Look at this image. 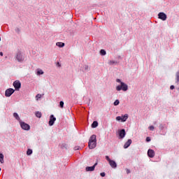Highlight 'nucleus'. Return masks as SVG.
I'll list each match as a JSON object with an SVG mask.
<instances>
[{
  "instance_id": "36",
  "label": "nucleus",
  "mask_w": 179,
  "mask_h": 179,
  "mask_svg": "<svg viewBox=\"0 0 179 179\" xmlns=\"http://www.w3.org/2000/svg\"><path fill=\"white\" fill-rule=\"evenodd\" d=\"M116 82H117V83H120V85H121V83H122V82H121V80L117 79V80H116Z\"/></svg>"
},
{
  "instance_id": "40",
  "label": "nucleus",
  "mask_w": 179,
  "mask_h": 179,
  "mask_svg": "<svg viewBox=\"0 0 179 179\" xmlns=\"http://www.w3.org/2000/svg\"><path fill=\"white\" fill-rule=\"evenodd\" d=\"M78 149H79V148H75V150H78Z\"/></svg>"
},
{
  "instance_id": "16",
  "label": "nucleus",
  "mask_w": 179,
  "mask_h": 179,
  "mask_svg": "<svg viewBox=\"0 0 179 179\" xmlns=\"http://www.w3.org/2000/svg\"><path fill=\"white\" fill-rule=\"evenodd\" d=\"M128 120V114H125L124 116L122 117V122H125Z\"/></svg>"
},
{
  "instance_id": "33",
  "label": "nucleus",
  "mask_w": 179,
  "mask_h": 179,
  "mask_svg": "<svg viewBox=\"0 0 179 179\" xmlns=\"http://www.w3.org/2000/svg\"><path fill=\"white\" fill-rule=\"evenodd\" d=\"M15 31H17V33H20V29L17 28V29H15Z\"/></svg>"
},
{
  "instance_id": "31",
  "label": "nucleus",
  "mask_w": 179,
  "mask_h": 179,
  "mask_svg": "<svg viewBox=\"0 0 179 179\" xmlns=\"http://www.w3.org/2000/svg\"><path fill=\"white\" fill-rule=\"evenodd\" d=\"M36 99H41V94H38L36 96Z\"/></svg>"
},
{
  "instance_id": "35",
  "label": "nucleus",
  "mask_w": 179,
  "mask_h": 179,
  "mask_svg": "<svg viewBox=\"0 0 179 179\" xmlns=\"http://www.w3.org/2000/svg\"><path fill=\"white\" fill-rule=\"evenodd\" d=\"M170 89L171 90H173V89H175L174 85H171Z\"/></svg>"
},
{
  "instance_id": "13",
  "label": "nucleus",
  "mask_w": 179,
  "mask_h": 179,
  "mask_svg": "<svg viewBox=\"0 0 179 179\" xmlns=\"http://www.w3.org/2000/svg\"><path fill=\"white\" fill-rule=\"evenodd\" d=\"M148 155L149 157H155V151L153 150H148Z\"/></svg>"
},
{
  "instance_id": "4",
  "label": "nucleus",
  "mask_w": 179,
  "mask_h": 179,
  "mask_svg": "<svg viewBox=\"0 0 179 179\" xmlns=\"http://www.w3.org/2000/svg\"><path fill=\"white\" fill-rule=\"evenodd\" d=\"M13 93H15V90L9 88L6 90L5 96L6 97H10Z\"/></svg>"
},
{
  "instance_id": "19",
  "label": "nucleus",
  "mask_w": 179,
  "mask_h": 179,
  "mask_svg": "<svg viewBox=\"0 0 179 179\" xmlns=\"http://www.w3.org/2000/svg\"><path fill=\"white\" fill-rule=\"evenodd\" d=\"M31 153H33V150H31V149H28L27 151V155L28 156H30V155H31Z\"/></svg>"
},
{
  "instance_id": "14",
  "label": "nucleus",
  "mask_w": 179,
  "mask_h": 179,
  "mask_svg": "<svg viewBox=\"0 0 179 179\" xmlns=\"http://www.w3.org/2000/svg\"><path fill=\"white\" fill-rule=\"evenodd\" d=\"M56 45H57V47H59V48H62V47H65V43L62 42H57L56 43Z\"/></svg>"
},
{
  "instance_id": "12",
  "label": "nucleus",
  "mask_w": 179,
  "mask_h": 179,
  "mask_svg": "<svg viewBox=\"0 0 179 179\" xmlns=\"http://www.w3.org/2000/svg\"><path fill=\"white\" fill-rule=\"evenodd\" d=\"M109 164L112 169H117V163L114 160H110Z\"/></svg>"
},
{
  "instance_id": "1",
  "label": "nucleus",
  "mask_w": 179,
  "mask_h": 179,
  "mask_svg": "<svg viewBox=\"0 0 179 179\" xmlns=\"http://www.w3.org/2000/svg\"><path fill=\"white\" fill-rule=\"evenodd\" d=\"M96 145H97V140L96 139V135L91 136L88 143L89 149H94Z\"/></svg>"
},
{
  "instance_id": "39",
  "label": "nucleus",
  "mask_w": 179,
  "mask_h": 179,
  "mask_svg": "<svg viewBox=\"0 0 179 179\" xmlns=\"http://www.w3.org/2000/svg\"><path fill=\"white\" fill-rule=\"evenodd\" d=\"M58 66H61V64H59V62L57 63Z\"/></svg>"
},
{
  "instance_id": "2",
  "label": "nucleus",
  "mask_w": 179,
  "mask_h": 179,
  "mask_svg": "<svg viewBox=\"0 0 179 179\" xmlns=\"http://www.w3.org/2000/svg\"><path fill=\"white\" fill-rule=\"evenodd\" d=\"M116 90H117V92H120V90H123V92H127V90H128V85L124 83H121L120 85H117L116 87Z\"/></svg>"
},
{
  "instance_id": "11",
  "label": "nucleus",
  "mask_w": 179,
  "mask_h": 179,
  "mask_svg": "<svg viewBox=\"0 0 179 179\" xmlns=\"http://www.w3.org/2000/svg\"><path fill=\"white\" fill-rule=\"evenodd\" d=\"M131 143H132V140L129 139L125 144L124 145V149H128V148H129V146H131Z\"/></svg>"
},
{
  "instance_id": "29",
  "label": "nucleus",
  "mask_w": 179,
  "mask_h": 179,
  "mask_svg": "<svg viewBox=\"0 0 179 179\" xmlns=\"http://www.w3.org/2000/svg\"><path fill=\"white\" fill-rule=\"evenodd\" d=\"M106 159L108 162V163H110V162H111V159H110V157L108 156H106Z\"/></svg>"
},
{
  "instance_id": "15",
  "label": "nucleus",
  "mask_w": 179,
  "mask_h": 179,
  "mask_svg": "<svg viewBox=\"0 0 179 179\" xmlns=\"http://www.w3.org/2000/svg\"><path fill=\"white\" fill-rule=\"evenodd\" d=\"M99 127V122L97 121H94L92 124V128H97Z\"/></svg>"
},
{
  "instance_id": "24",
  "label": "nucleus",
  "mask_w": 179,
  "mask_h": 179,
  "mask_svg": "<svg viewBox=\"0 0 179 179\" xmlns=\"http://www.w3.org/2000/svg\"><path fill=\"white\" fill-rule=\"evenodd\" d=\"M100 54H101V55H106V50L102 49L100 50Z\"/></svg>"
},
{
  "instance_id": "8",
  "label": "nucleus",
  "mask_w": 179,
  "mask_h": 179,
  "mask_svg": "<svg viewBox=\"0 0 179 179\" xmlns=\"http://www.w3.org/2000/svg\"><path fill=\"white\" fill-rule=\"evenodd\" d=\"M55 121H57V118H55V117H54V115H51L50 116V120H49L50 127H52V125H54V122H55Z\"/></svg>"
},
{
  "instance_id": "27",
  "label": "nucleus",
  "mask_w": 179,
  "mask_h": 179,
  "mask_svg": "<svg viewBox=\"0 0 179 179\" xmlns=\"http://www.w3.org/2000/svg\"><path fill=\"white\" fill-rule=\"evenodd\" d=\"M116 121H122V117L121 116L116 117Z\"/></svg>"
},
{
  "instance_id": "34",
  "label": "nucleus",
  "mask_w": 179,
  "mask_h": 179,
  "mask_svg": "<svg viewBox=\"0 0 179 179\" xmlns=\"http://www.w3.org/2000/svg\"><path fill=\"white\" fill-rule=\"evenodd\" d=\"M146 141L147 142H150V137H147L146 138Z\"/></svg>"
},
{
  "instance_id": "26",
  "label": "nucleus",
  "mask_w": 179,
  "mask_h": 179,
  "mask_svg": "<svg viewBox=\"0 0 179 179\" xmlns=\"http://www.w3.org/2000/svg\"><path fill=\"white\" fill-rule=\"evenodd\" d=\"M59 106L61 107V108H64V101H60Z\"/></svg>"
},
{
  "instance_id": "6",
  "label": "nucleus",
  "mask_w": 179,
  "mask_h": 179,
  "mask_svg": "<svg viewBox=\"0 0 179 179\" xmlns=\"http://www.w3.org/2000/svg\"><path fill=\"white\" fill-rule=\"evenodd\" d=\"M13 86H14L15 90H19V89H20V87H22V83H20V81H19V80H15L13 83Z\"/></svg>"
},
{
  "instance_id": "10",
  "label": "nucleus",
  "mask_w": 179,
  "mask_h": 179,
  "mask_svg": "<svg viewBox=\"0 0 179 179\" xmlns=\"http://www.w3.org/2000/svg\"><path fill=\"white\" fill-rule=\"evenodd\" d=\"M96 166H97V163L94 164L92 166L86 167V171H94V169H96Z\"/></svg>"
},
{
  "instance_id": "30",
  "label": "nucleus",
  "mask_w": 179,
  "mask_h": 179,
  "mask_svg": "<svg viewBox=\"0 0 179 179\" xmlns=\"http://www.w3.org/2000/svg\"><path fill=\"white\" fill-rule=\"evenodd\" d=\"M101 177H106V173L102 172L100 173Z\"/></svg>"
},
{
  "instance_id": "41",
  "label": "nucleus",
  "mask_w": 179,
  "mask_h": 179,
  "mask_svg": "<svg viewBox=\"0 0 179 179\" xmlns=\"http://www.w3.org/2000/svg\"><path fill=\"white\" fill-rule=\"evenodd\" d=\"M0 171H1V168H0Z\"/></svg>"
},
{
  "instance_id": "17",
  "label": "nucleus",
  "mask_w": 179,
  "mask_h": 179,
  "mask_svg": "<svg viewBox=\"0 0 179 179\" xmlns=\"http://www.w3.org/2000/svg\"><path fill=\"white\" fill-rule=\"evenodd\" d=\"M13 117L15 118L17 121H20V117H19V115L16 113H13Z\"/></svg>"
},
{
  "instance_id": "22",
  "label": "nucleus",
  "mask_w": 179,
  "mask_h": 179,
  "mask_svg": "<svg viewBox=\"0 0 179 179\" xmlns=\"http://www.w3.org/2000/svg\"><path fill=\"white\" fill-rule=\"evenodd\" d=\"M0 162L3 163V154H0Z\"/></svg>"
},
{
  "instance_id": "7",
  "label": "nucleus",
  "mask_w": 179,
  "mask_h": 179,
  "mask_svg": "<svg viewBox=\"0 0 179 179\" xmlns=\"http://www.w3.org/2000/svg\"><path fill=\"white\" fill-rule=\"evenodd\" d=\"M158 18L163 21L167 20V15H166L164 13H159Z\"/></svg>"
},
{
  "instance_id": "20",
  "label": "nucleus",
  "mask_w": 179,
  "mask_h": 179,
  "mask_svg": "<svg viewBox=\"0 0 179 179\" xmlns=\"http://www.w3.org/2000/svg\"><path fill=\"white\" fill-rule=\"evenodd\" d=\"M114 64H117V62L114 61V60H110L108 62V64L109 65H114Z\"/></svg>"
},
{
  "instance_id": "21",
  "label": "nucleus",
  "mask_w": 179,
  "mask_h": 179,
  "mask_svg": "<svg viewBox=\"0 0 179 179\" xmlns=\"http://www.w3.org/2000/svg\"><path fill=\"white\" fill-rule=\"evenodd\" d=\"M176 83H178V82H179V71H178L176 73Z\"/></svg>"
},
{
  "instance_id": "32",
  "label": "nucleus",
  "mask_w": 179,
  "mask_h": 179,
  "mask_svg": "<svg viewBox=\"0 0 179 179\" xmlns=\"http://www.w3.org/2000/svg\"><path fill=\"white\" fill-rule=\"evenodd\" d=\"M126 173L127 174H129V173H131V171L128 169H126Z\"/></svg>"
},
{
  "instance_id": "18",
  "label": "nucleus",
  "mask_w": 179,
  "mask_h": 179,
  "mask_svg": "<svg viewBox=\"0 0 179 179\" xmlns=\"http://www.w3.org/2000/svg\"><path fill=\"white\" fill-rule=\"evenodd\" d=\"M35 115L36 117H37V118H41V115H42L41 112L40 111L36 112Z\"/></svg>"
},
{
  "instance_id": "38",
  "label": "nucleus",
  "mask_w": 179,
  "mask_h": 179,
  "mask_svg": "<svg viewBox=\"0 0 179 179\" xmlns=\"http://www.w3.org/2000/svg\"><path fill=\"white\" fill-rule=\"evenodd\" d=\"M89 69V66H85V69Z\"/></svg>"
},
{
  "instance_id": "9",
  "label": "nucleus",
  "mask_w": 179,
  "mask_h": 179,
  "mask_svg": "<svg viewBox=\"0 0 179 179\" xmlns=\"http://www.w3.org/2000/svg\"><path fill=\"white\" fill-rule=\"evenodd\" d=\"M125 135H126L125 129H123L119 131V136L121 138V139H123V138H125Z\"/></svg>"
},
{
  "instance_id": "25",
  "label": "nucleus",
  "mask_w": 179,
  "mask_h": 179,
  "mask_svg": "<svg viewBox=\"0 0 179 179\" xmlns=\"http://www.w3.org/2000/svg\"><path fill=\"white\" fill-rule=\"evenodd\" d=\"M120 104V100L117 99L114 102V106H118Z\"/></svg>"
},
{
  "instance_id": "23",
  "label": "nucleus",
  "mask_w": 179,
  "mask_h": 179,
  "mask_svg": "<svg viewBox=\"0 0 179 179\" xmlns=\"http://www.w3.org/2000/svg\"><path fill=\"white\" fill-rule=\"evenodd\" d=\"M43 74H44V71H43V70L37 71V75H43Z\"/></svg>"
},
{
  "instance_id": "3",
  "label": "nucleus",
  "mask_w": 179,
  "mask_h": 179,
  "mask_svg": "<svg viewBox=\"0 0 179 179\" xmlns=\"http://www.w3.org/2000/svg\"><path fill=\"white\" fill-rule=\"evenodd\" d=\"M20 125L22 129H24V131H29L30 130V125H29V124H27L24 122H20Z\"/></svg>"
},
{
  "instance_id": "28",
  "label": "nucleus",
  "mask_w": 179,
  "mask_h": 179,
  "mask_svg": "<svg viewBox=\"0 0 179 179\" xmlns=\"http://www.w3.org/2000/svg\"><path fill=\"white\" fill-rule=\"evenodd\" d=\"M148 128H149L150 131H154V129H155V127H153V126H150Z\"/></svg>"
},
{
  "instance_id": "5",
  "label": "nucleus",
  "mask_w": 179,
  "mask_h": 179,
  "mask_svg": "<svg viewBox=\"0 0 179 179\" xmlns=\"http://www.w3.org/2000/svg\"><path fill=\"white\" fill-rule=\"evenodd\" d=\"M16 59L18 62H23L24 61V57H23V55H22V52H18L17 53Z\"/></svg>"
},
{
  "instance_id": "37",
  "label": "nucleus",
  "mask_w": 179,
  "mask_h": 179,
  "mask_svg": "<svg viewBox=\"0 0 179 179\" xmlns=\"http://www.w3.org/2000/svg\"><path fill=\"white\" fill-rule=\"evenodd\" d=\"M0 55L1 57H3V53L2 52H0Z\"/></svg>"
}]
</instances>
